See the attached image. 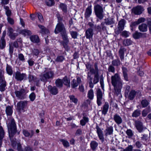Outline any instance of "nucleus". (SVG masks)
I'll return each instance as SVG.
<instances>
[{"mask_svg": "<svg viewBox=\"0 0 151 151\" xmlns=\"http://www.w3.org/2000/svg\"><path fill=\"white\" fill-rule=\"evenodd\" d=\"M113 127L112 126H107L104 130L105 134L106 136L111 135L113 134Z\"/></svg>", "mask_w": 151, "mask_h": 151, "instance_id": "obj_18", "label": "nucleus"}, {"mask_svg": "<svg viewBox=\"0 0 151 151\" xmlns=\"http://www.w3.org/2000/svg\"><path fill=\"white\" fill-rule=\"evenodd\" d=\"M141 93L139 91H135L134 90H131L129 92L128 96V98L130 100H132L137 96L139 97L140 96Z\"/></svg>", "mask_w": 151, "mask_h": 151, "instance_id": "obj_10", "label": "nucleus"}, {"mask_svg": "<svg viewBox=\"0 0 151 151\" xmlns=\"http://www.w3.org/2000/svg\"><path fill=\"white\" fill-rule=\"evenodd\" d=\"M109 105L108 103L106 102L105 103L102 107V114L105 115L108 111Z\"/></svg>", "mask_w": 151, "mask_h": 151, "instance_id": "obj_26", "label": "nucleus"}, {"mask_svg": "<svg viewBox=\"0 0 151 151\" xmlns=\"http://www.w3.org/2000/svg\"><path fill=\"white\" fill-rule=\"evenodd\" d=\"M82 134V131L81 129H78L76 130L75 135L76 136H79Z\"/></svg>", "mask_w": 151, "mask_h": 151, "instance_id": "obj_61", "label": "nucleus"}, {"mask_svg": "<svg viewBox=\"0 0 151 151\" xmlns=\"http://www.w3.org/2000/svg\"><path fill=\"white\" fill-rule=\"evenodd\" d=\"M96 132L99 139L102 142H103L104 141V137L102 131L98 125H96Z\"/></svg>", "mask_w": 151, "mask_h": 151, "instance_id": "obj_14", "label": "nucleus"}, {"mask_svg": "<svg viewBox=\"0 0 151 151\" xmlns=\"http://www.w3.org/2000/svg\"><path fill=\"white\" fill-rule=\"evenodd\" d=\"M93 29L92 28H88L85 32V36L86 38L90 39L93 37Z\"/></svg>", "mask_w": 151, "mask_h": 151, "instance_id": "obj_16", "label": "nucleus"}, {"mask_svg": "<svg viewBox=\"0 0 151 151\" xmlns=\"http://www.w3.org/2000/svg\"><path fill=\"white\" fill-rule=\"evenodd\" d=\"M141 103L143 107H145L149 104V102L146 99H144L141 101Z\"/></svg>", "mask_w": 151, "mask_h": 151, "instance_id": "obj_48", "label": "nucleus"}, {"mask_svg": "<svg viewBox=\"0 0 151 151\" xmlns=\"http://www.w3.org/2000/svg\"><path fill=\"white\" fill-rule=\"evenodd\" d=\"M15 93L16 97L20 99H24L26 97V92L24 89H22L19 91H15Z\"/></svg>", "mask_w": 151, "mask_h": 151, "instance_id": "obj_8", "label": "nucleus"}, {"mask_svg": "<svg viewBox=\"0 0 151 151\" xmlns=\"http://www.w3.org/2000/svg\"><path fill=\"white\" fill-rule=\"evenodd\" d=\"M38 27L40 29V32L42 34H45L49 33V32L48 29L44 26L39 24Z\"/></svg>", "mask_w": 151, "mask_h": 151, "instance_id": "obj_23", "label": "nucleus"}, {"mask_svg": "<svg viewBox=\"0 0 151 151\" xmlns=\"http://www.w3.org/2000/svg\"><path fill=\"white\" fill-rule=\"evenodd\" d=\"M30 100L33 101L35 98V95L34 93H32L29 96Z\"/></svg>", "mask_w": 151, "mask_h": 151, "instance_id": "obj_63", "label": "nucleus"}, {"mask_svg": "<svg viewBox=\"0 0 151 151\" xmlns=\"http://www.w3.org/2000/svg\"><path fill=\"white\" fill-rule=\"evenodd\" d=\"M88 97L90 100H92L94 97L93 91V89H91L88 93Z\"/></svg>", "mask_w": 151, "mask_h": 151, "instance_id": "obj_40", "label": "nucleus"}, {"mask_svg": "<svg viewBox=\"0 0 151 151\" xmlns=\"http://www.w3.org/2000/svg\"><path fill=\"white\" fill-rule=\"evenodd\" d=\"M69 98L71 102H73L75 104H77L78 100L77 98L75 97L73 95H70L69 96Z\"/></svg>", "mask_w": 151, "mask_h": 151, "instance_id": "obj_37", "label": "nucleus"}, {"mask_svg": "<svg viewBox=\"0 0 151 151\" xmlns=\"http://www.w3.org/2000/svg\"><path fill=\"white\" fill-rule=\"evenodd\" d=\"M132 41L129 39H126L124 40L123 42V45L125 46H128L132 44Z\"/></svg>", "mask_w": 151, "mask_h": 151, "instance_id": "obj_36", "label": "nucleus"}, {"mask_svg": "<svg viewBox=\"0 0 151 151\" xmlns=\"http://www.w3.org/2000/svg\"><path fill=\"white\" fill-rule=\"evenodd\" d=\"M23 134L26 137H28L30 136V137H32L34 134V132L32 130L31 131V133H30L27 130H23Z\"/></svg>", "mask_w": 151, "mask_h": 151, "instance_id": "obj_35", "label": "nucleus"}, {"mask_svg": "<svg viewBox=\"0 0 151 151\" xmlns=\"http://www.w3.org/2000/svg\"><path fill=\"white\" fill-rule=\"evenodd\" d=\"M65 59V58L63 56H58L56 58L55 61L57 62H62Z\"/></svg>", "mask_w": 151, "mask_h": 151, "instance_id": "obj_54", "label": "nucleus"}, {"mask_svg": "<svg viewBox=\"0 0 151 151\" xmlns=\"http://www.w3.org/2000/svg\"><path fill=\"white\" fill-rule=\"evenodd\" d=\"M60 8L62 9L63 12H66L67 11V7L66 5L63 4H60Z\"/></svg>", "mask_w": 151, "mask_h": 151, "instance_id": "obj_50", "label": "nucleus"}, {"mask_svg": "<svg viewBox=\"0 0 151 151\" xmlns=\"http://www.w3.org/2000/svg\"><path fill=\"white\" fill-rule=\"evenodd\" d=\"M111 83L115 90V93L120 94L123 86V81L118 74L116 73L111 76Z\"/></svg>", "mask_w": 151, "mask_h": 151, "instance_id": "obj_2", "label": "nucleus"}, {"mask_svg": "<svg viewBox=\"0 0 151 151\" xmlns=\"http://www.w3.org/2000/svg\"><path fill=\"white\" fill-rule=\"evenodd\" d=\"M89 121V119L88 117L85 116L83 117V119L81 120L80 124L82 126H84L86 124L88 123Z\"/></svg>", "mask_w": 151, "mask_h": 151, "instance_id": "obj_32", "label": "nucleus"}, {"mask_svg": "<svg viewBox=\"0 0 151 151\" xmlns=\"http://www.w3.org/2000/svg\"><path fill=\"white\" fill-rule=\"evenodd\" d=\"M132 12L136 15H139L141 14L144 11L143 8L140 5L134 7L132 9Z\"/></svg>", "mask_w": 151, "mask_h": 151, "instance_id": "obj_11", "label": "nucleus"}, {"mask_svg": "<svg viewBox=\"0 0 151 151\" xmlns=\"http://www.w3.org/2000/svg\"><path fill=\"white\" fill-rule=\"evenodd\" d=\"M87 79L88 81L89 86L90 88H92L94 87V85L98 83L99 81L101 88L104 90V78L103 75H101L100 77L99 74H95L94 75V78H93L91 75H90L89 72L87 73Z\"/></svg>", "mask_w": 151, "mask_h": 151, "instance_id": "obj_1", "label": "nucleus"}, {"mask_svg": "<svg viewBox=\"0 0 151 151\" xmlns=\"http://www.w3.org/2000/svg\"><path fill=\"white\" fill-rule=\"evenodd\" d=\"M92 13L91 6H89L86 9L85 13V17L86 18H88L91 15Z\"/></svg>", "mask_w": 151, "mask_h": 151, "instance_id": "obj_24", "label": "nucleus"}, {"mask_svg": "<svg viewBox=\"0 0 151 151\" xmlns=\"http://www.w3.org/2000/svg\"><path fill=\"white\" fill-rule=\"evenodd\" d=\"M6 34V31L4 30L2 33V35L0 40V49H3L5 47L6 42L4 38Z\"/></svg>", "mask_w": 151, "mask_h": 151, "instance_id": "obj_12", "label": "nucleus"}, {"mask_svg": "<svg viewBox=\"0 0 151 151\" xmlns=\"http://www.w3.org/2000/svg\"><path fill=\"white\" fill-rule=\"evenodd\" d=\"M62 80L63 83L67 87H69L70 86V81L69 79L65 76L64 77Z\"/></svg>", "mask_w": 151, "mask_h": 151, "instance_id": "obj_28", "label": "nucleus"}, {"mask_svg": "<svg viewBox=\"0 0 151 151\" xmlns=\"http://www.w3.org/2000/svg\"><path fill=\"white\" fill-rule=\"evenodd\" d=\"M142 35V34L140 32H136L133 34V37L136 39H138L141 37Z\"/></svg>", "mask_w": 151, "mask_h": 151, "instance_id": "obj_38", "label": "nucleus"}, {"mask_svg": "<svg viewBox=\"0 0 151 151\" xmlns=\"http://www.w3.org/2000/svg\"><path fill=\"white\" fill-rule=\"evenodd\" d=\"M6 86V82H4L2 83L0 85V91H4Z\"/></svg>", "mask_w": 151, "mask_h": 151, "instance_id": "obj_52", "label": "nucleus"}, {"mask_svg": "<svg viewBox=\"0 0 151 151\" xmlns=\"http://www.w3.org/2000/svg\"><path fill=\"white\" fill-rule=\"evenodd\" d=\"M18 58L19 60L23 62L25 61V58L24 55L21 53H20L18 55Z\"/></svg>", "mask_w": 151, "mask_h": 151, "instance_id": "obj_59", "label": "nucleus"}, {"mask_svg": "<svg viewBox=\"0 0 151 151\" xmlns=\"http://www.w3.org/2000/svg\"><path fill=\"white\" fill-rule=\"evenodd\" d=\"M14 76L17 81H21L26 76V75L25 73H21L20 72L17 71L14 74Z\"/></svg>", "mask_w": 151, "mask_h": 151, "instance_id": "obj_13", "label": "nucleus"}, {"mask_svg": "<svg viewBox=\"0 0 151 151\" xmlns=\"http://www.w3.org/2000/svg\"><path fill=\"white\" fill-rule=\"evenodd\" d=\"M105 23L107 25H111L114 23V21L112 18L107 19L105 20Z\"/></svg>", "mask_w": 151, "mask_h": 151, "instance_id": "obj_41", "label": "nucleus"}, {"mask_svg": "<svg viewBox=\"0 0 151 151\" xmlns=\"http://www.w3.org/2000/svg\"><path fill=\"white\" fill-rule=\"evenodd\" d=\"M4 8L5 10L7 16L8 17H9L11 15V12L9 10V7L7 6H4Z\"/></svg>", "mask_w": 151, "mask_h": 151, "instance_id": "obj_47", "label": "nucleus"}, {"mask_svg": "<svg viewBox=\"0 0 151 151\" xmlns=\"http://www.w3.org/2000/svg\"><path fill=\"white\" fill-rule=\"evenodd\" d=\"M6 70L7 73L9 75H11L13 74V70L12 67L8 64L6 65Z\"/></svg>", "mask_w": 151, "mask_h": 151, "instance_id": "obj_44", "label": "nucleus"}, {"mask_svg": "<svg viewBox=\"0 0 151 151\" xmlns=\"http://www.w3.org/2000/svg\"><path fill=\"white\" fill-rule=\"evenodd\" d=\"M8 29V33L9 37L11 39L13 40H14L16 37L18 36V34L16 33H14V30L11 27H9Z\"/></svg>", "mask_w": 151, "mask_h": 151, "instance_id": "obj_15", "label": "nucleus"}, {"mask_svg": "<svg viewBox=\"0 0 151 151\" xmlns=\"http://www.w3.org/2000/svg\"><path fill=\"white\" fill-rule=\"evenodd\" d=\"M125 23V21L124 19H122L119 21L118 24V33L120 32L124 29Z\"/></svg>", "mask_w": 151, "mask_h": 151, "instance_id": "obj_22", "label": "nucleus"}, {"mask_svg": "<svg viewBox=\"0 0 151 151\" xmlns=\"http://www.w3.org/2000/svg\"><path fill=\"white\" fill-rule=\"evenodd\" d=\"M134 125L136 129L140 133L142 132L143 130L147 129V128L143 126V123L139 120H135Z\"/></svg>", "mask_w": 151, "mask_h": 151, "instance_id": "obj_6", "label": "nucleus"}, {"mask_svg": "<svg viewBox=\"0 0 151 151\" xmlns=\"http://www.w3.org/2000/svg\"><path fill=\"white\" fill-rule=\"evenodd\" d=\"M47 88L49 91L52 95H55L58 93V89L55 86L52 87L51 85H49Z\"/></svg>", "mask_w": 151, "mask_h": 151, "instance_id": "obj_17", "label": "nucleus"}, {"mask_svg": "<svg viewBox=\"0 0 151 151\" xmlns=\"http://www.w3.org/2000/svg\"><path fill=\"white\" fill-rule=\"evenodd\" d=\"M113 65L114 66H118L120 65L121 62L119 59L113 60L112 62Z\"/></svg>", "mask_w": 151, "mask_h": 151, "instance_id": "obj_45", "label": "nucleus"}, {"mask_svg": "<svg viewBox=\"0 0 151 151\" xmlns=\"http://www.w3.org/2000/svg\"><path fill=\"white\" fill-rule=\"evenodd\" d=\"M27 102L26 101H21L17 104V107L18 109L20 110H23L24 107L27 106Z\"/></svg>", "mask_w": 151, "mask_h": 151, "instance_id": "obj_21", "label": "nucleus"}, {"mask_svg": "<svg viewBox=\"0 0 151 151\" xmlns=\"http://www.w3.org/2000/svg\"><path fill=\"white\" fill-rule=\"evenodd\" d=\"M54 76V73L52 71L45 72L43 74L40 75V79L41 81L46 83L48 80L52 79Z\"/></svg>", "mask_w": 151, "mask_h": 151, "instance_id": "obj_5", "label": "nucleus"}, {"mask_svg": "<svg viewBox=\"0 0 151 151\" xmlns=\"http://www.w3.org/2000/svg\"><path fill=\"white\" fill-rule=\"evenodd\" d=\"M61 34L63 40V42H68L69 40L67 37L66 31L61 33Z\"/></svg>", "mask_w": 151, "mask_h": 151, "instance_id": "obj_39", "label": "nucleus"}, {"mask_svg": "<svg viewBox=\"0 0 151 151\" xmlns=\"http://www.w3.org/2000/svg\"><path fill=\"white\" fill-rule=\"evenodd\" d=\"M68 42H63L62 43L64 47L65 50H66L67 51H68L70 49L68 45Z\"/></svg>", "mask_w": 151, "mask_h": 151, "instance_id": "obj_60", "label": "nucleus"}, {"mask_svg": "<svg viewBox=\"0 0 151 151\" xmlns=\"http://www.w3.org/2000/svg\"><path fill=\"white\" fill-rule=\"evenodd\" d=\"M94 11L96 17L100 20L102 19L104 16L102 7L100 5L97 4L94 6Z\"/></svg>", "mask_w": 151, "mask_h": 151, "instance_id": "obj_4", "label": "nucleus"}, {"mask_svg": "<svg viewBox=\"0 0 151 151\" xmlns=\"http://www.w3.org/2000/svg\"><path fill=\"white\" fill-rule=\"evenodd\" d=\"M65 31L64 24L62 22H58L55 29V33L57 34L60 32L61 33Z\"/></svg>", "mask_w": 151, "mask_h": 151, "instance_id": "obj_7", "label": "nucleus"}, {"mask_svg": "<svg viewBox=\"0 0 151 151\" xmlns=\"http://www.w3.org/2000/svg\"><path fill=\"white\" fill-rule=\"evenodd\" d=\"M9 54L11 57H12L13 53L14 52V47L12 46V42L9 43Z\"/></svg>", "mask_w": 151, "mask_h": 151, "instance_id": "obj_42", "label": "nucleus"}, {"mask_svg": "<svg viewBox=\"0 0 151 151\" xmlns=\"http://www.w3.org/2000/svg\"><path fill=\"white\" fill-rule=\"evenodd\" d=\"M105 23L103 22H101L100 26H101V29L102 31H105L106 30V27L105 26Z\"/></svg>", "mask_w": 151, "mask_h": 151, "instance_id": "obj_58", "label": "nucleus"}, {"mask_svg": "<svg viewBox=\"0 0 151 151\" xmlns=\"http://www.w3.org/2000/svg\"><path fill=\"white\" fill-rule=\"evenodd\" d=\"M150 110L149 107L146 108L145 109L142 110V115L143 117L146 116L147 114L150 112Z\"/></svg>", "mask_w": 151, "mask_h": 151, "instance_id": "obj_43", "label": "nucleus"}, {"mask_svg": "<svg viewBox=\"0 0 151 151\" xmlns=\"http://www.w3.org/2000/svg\"><path fill=\"white\" fill-rule=\"evenodd\" d=\"M141 114V111L137 109L135 110L132 114V116L133 117L137 118Z\"/></svg>", "mask_w": 151, "mask_h": 151, "instance_id": "obj_34", "label": "nucleus"}, {"mask_svg": "<svg viewBox=\"0 0 151 151\" xmlns=\"http://www.w3.org/2000/svg\"><path fill=\"white\" fill-rule=\"evenodd\" d=\"M22 33L25 35H30L32 34L30 30L26 29L22 30Z\"/></svg>", "mask_w": 151, "mask_h": 151, "instance_id": "obj_56", "label": "nucleus"}, {"mask_svg": "<svg viewBox=\"0 0 151 151\" xmlns=\"http://www.w3.org/2000/svg\"><path fill=\"white\" fill-rule=\"evenodd\" d=\"M138 28L139 30L142 32H146L147 30V25L145 23H143L139 25Z\"/></svg>", "mask_w": 151, "mask_h": 151, "instance_id": "obj_27", "label": "nucleus"}, {"mask_svg": "<svg viewBox=\"0 0 151 151\" xmlns=\"http://www.w3.org/2000/svg\"><path fill=\"white\" fill-rule=\"evenodd\" d=\"M45 2L46 4L49 6H51L55 4L54 0H45Z\"/></svg>", "mask_w": 151, "mask_h": 151, "instance_id": "obj_46", "label": "nucleus"}, {"mask_svg": "<svg viewBox=\"0 0 151 151\" xmlns=\"http://www.w3.org/2000/svg\"><path fill=\"white\" fill-rule=\"evenodd\" d=\"M133 147L132 145H129L123 151H132Z\"/></svg>", "mask_w": 151, "mask_h": 151, "instance_id": "obj_64", "label": "nucleus"}, {"mask_svg": "<svg viewBox=\"0 0 151 151\" xmlns=\"http://www.w3.org/2000/svg\"><path fill=\"white\" fill-rule=\"evenodd\" d=\"M99 71H96V69L93 68H91L90 70V72L91 74H93L95 75V74H99Z\"/></svg>", "mask_w": 151, "mask_h": 151, "instance_id": "obj_62", "label": "nucleus"}, {"mask_svg": "<svg viewBox=\"0 0 151 151\" xmlns=\"http://www.w3.org/2000/svg\"><path fill=\"white\" fill-rule=\"evenodd\" d=\"M126 51V49L124 48L121 47L119 49V55L122 61L124 59V53Z\"/></svg>", "mask_w": 151, "mask_h": 151, "instance_id": "obj_25", "label": "nucleus"}, {"mask_svg": "<svg viewBox=\"0 0 151 151\" xmlns=\"http://www.w3.org/2000/svg\"><path fill=\"white\" fill-rule=\"evenodd\" d=\"M103 93L100 89L98 88L96 92L97 102L98 106H100L101 104V100L103 99Z\"/></svg>", "mask_w": 151, "mask_h": 151, "instance_id": "obj_9", "label": "nucleus"}, {"mask_svg": "<svg viewBox=\"0 0 151 151\" xmlns=\"http://www.w3.org/2000/svg\"><path fill=\"white\" fill-rule=\"evenodd\" d=\"M60 141L62 142L63 145L65 147H68L70 146L69 142L66 140L61 139Z\"/></svg>", "mask_w": 151, "mask_h": 151, "instance_id": "obj_49", "label": "nucleus"}, {"mask_svg": "<svg viewBox=\"0 0 151 151\" xmlns=\"http://www.w3.org/2000/svg\"><path fill=\"white\" fill-rule=\"evenodd\" d=\"M81 82V80L80 77H78L77 79V81L75 79H73L71 82V87L74 88L77 87L78 85Z\"/></svg>", "mask_w": 151, "mask_h": 151, "instance_id": "obj_20", "label": "nucleus"}, {"mask_svg": "<svg viewBox=\"0 0 151 151\" xmlns=\"http://www.w3.org/2000/svg\"><path fill=\"white\" fill-rule=\"evenodd\" d=\"M30 39L31 41L33 42L38 43L40 42L39 37L36 35H32L30 37Z\"/></svg>", "mask_w": 151, "mask_h": 151, "instance_id": "obj_30", "label": "nucleus"}, {"mask_svg": "<svg viewBox=\"0 0 151 151\" xmlns=\"http://www.w3.org/2000/svg\"><path fill=\"white\" fill-rule=\"evenodd\" d=\"M90 145L91 149L93 150H94L97 147L98 144L96 141H92L91 142Z\"/></svg>", "mask_w": 151, "mask_h": 151, "instance_id": "obj_31", "label": "nucleus"}, {"mask_svg": "<svg viewBox=\"0 0 151 151\" xmlns=\"http://www.w3.org/2000/svg\"><path fill=\"white\" fill-rule=\"evenodd\" d=\"M130 33L126 31H124L122 32L121 35L123 37H127L129 36Z\"/></svg>", "mask_w": 151, "mask_h": 151, "instance_id": "obj_53", "label": "nucleus"}, {"mask_svg": "<svg viewBox=\"0 0 151 151\" xmlns=\"http://www.w3.org/2000/svg\"><path fill=\"white\" fill-rule=\"evenodd\" d=\"M113 119L118 125L121 124L123 121L121 117L117 114H116L114 115Z\"/></svg>", "mask_w": 151, "mask_h": 151, "instance_id": "obj_19", "label": "nucleus"}, {"mask_svg": "<svg viewBox=\"0 0 151 151\" xmlns=\"http://www.w3.org/2000/svg\"><path fill=\"white\" fill-rule=\"evenodd\" d=\"M108 70L109 72L114 73L115 71V68L113 65H111L109 66Z\"/></svg>", "mask_w": 151, "mask_h": 151, "instance_id": "obj_57", "label": "nucleus"}, {"mask_svg": "<svg viewBox=\"0 0 151 151\" xmlns=\"http://www.w3.org/2000/svg\"><path fill=\"white\" fill-rule=\"evenodd\" d=\"M55 84L56 86L59 88H62L63 86V82L62 79H58L56 80Z\"/></svg>", "mask_w": 151, "mask_h": 151, "instance_id": "obj_33", "label": "nucleus"}, {"mask_svg": "<svg viewBox=\"0 0 151 151\" xmlns=\"http://www.w3.org/2000/svg\"><path fill=\"white\" fill-rule=\"evenodd\" d=\"M7 116H11L13 113L12 107L10 106H8L6 107L5 110Z\"/></svg>", "mask_w": 151, "mask_h": 151, "instance_id": "obj_29", "label": "nucleus"}, {"mask_svg": "<svg viewBox=\"0 0 151 151\" xmlns=\"http://www.w3.org/2000/svg\"><path fill=\"white\" fill-rule=\"evenodd\" d=\"M126 133L129 138H131L133 135L132 131L130 129H127L126 131Z\"/></svg>", "mask_w": 151, "mask_h": 151, "instance_id": "obj_51", "label": "nucleus"}, {"mask_svg": "<svg viewBox=\"0 0 151 151\" xmlns=\"http://www.w3.org/2000/svg\"><path fill=\"white\" fill-rule=\"evenodd\" d=\"M8 120V123H7V127L9 137L12 140L17 132V125L14 119L11 118Z\"/></svg>", "mask_w": 151, "mask_h": 151, "instance_id": "obj_3", "label": "nucleus"}, {"mask_svg": "<svg viewBox=\"0 0 151 151\" xmlns=\"http://www.w3.org/2000/svg\"><path fill=\"white\" fill-rule=\"evenodd\" d=\"M70 33L73 38L74 39L77 38L78 35V34L77 32L74 31H71L70 32Z\"/></svg>", "mask_w": 151, "mask_h": 151, "instance_id": "obj_55", "label": "nucleus"}]
</instances>
